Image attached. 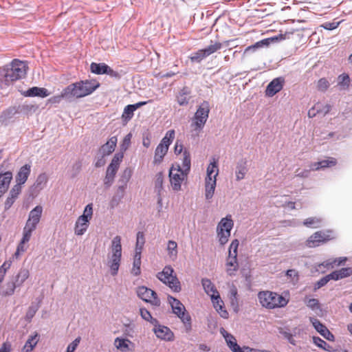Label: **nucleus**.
<instances>
[{
    "instance_id": "1",
    "label": "nucleus",
    "mask_w": 352,
    "mask_h": 352,
    "mask_svg": "<svg viewBox=\"0 0 352 352\" xmlns=\"http://www.w3.org/2000/svg\"><path fill=\"white\" fill-rule=\"evenodd\" d=\"M26 69L25 63L18 59H14L10 65L0 68V88H6L12 82L24 78Z\"/></svg>"
},
{
    "instance_id": "2",
    "label": "nucleus",
    "mask_w": 352,
    "mask_h": 352,
    "mask_svg": "<svg viewBox=\"0 0 352 352\" xmlns=\"http://www.w3.org/2000/svg\"><path fill=\"white\" fill-rule=\"evenodd\" d=\"M99 86L100 83L96 80H80L63 89V96L67 100L83 98L92 94Z\"/></svg>"
},
{
    "instance_id": "3",
    "label": "nucleus",
    "mask_w": 352,
    "mask_h": 352,
    "mask_svg": "<svg viewBox=\"0 0 352 352\" xmlns=\"http://www.w3.org/2000/svg\"><path fill=\"white\" fill-rule=\"evenodd\" d=\"M122 258L121 237L116 236L111 241L110 252L107 256V265L112 276L118 274Z\"/></svg>"
},
{
    "instance_id": "4",
    "label": "nucleus",
    "mask_w": 352,
    "mask_h": 352,
    "mask_svg": "<svg viewBox=\"0 0 352 352\" xmlns=\"http://www.w3.org/2000/svg\"><path fill=\"white\" fill-rule=\"evenodd\" d=\"M258 298L261 306L269 309L283 307L288 303V300L283 296L270 291L260 292Z\"/></svg>"
},
{
    "instance_id": "5",
    "label": "nucleus",
    "mask_w": 352,
    "mask_h": 352,
    "mask_svg": "<svg viewBox=\"0 0 352 352\" xmlns=\"http://www.w3.org/2000/svg\"><path fill=\"white\" fill-rule=\"evenodd\" d=\"M42 212L43 207L41 206H36L30 212L28 219L23 228V237L21 240L22 243H26L30 240L33 231L36 230L41 220Z\"/></svg>"
},
{
    "instance_id": "6",
    "label": "nucleus",
    "mask_w": 352,
    "mask_h": 352,
    "mask_svg": "<svg viewBox=\"0 0 352 352\" xmlns=\"http://www.w3.org/2000/svg\"><path fill=\"white\" fill-rule=\"evenodd\" d=\"M174 272V270L170 265H166L161 272L157 274V277L173 292H179L182 289L181 284Z\"/></svg>"
},
{
    "instance_id": "7",
    "label": "nucleus",
    "mask_w": 352,
    "mask_h": 352,
    "mask_svg": "<svg viewBox=\"0 0 352 352\" xmlns=\"http://www.w3.org/2000/svg\"><path fill=\"white\" fill-rule=\"evenodd\" d=\"M168 302L170 304L173 312L178 316L184 323L187 331L191 329V318L186 313V310L184 305L177 298L168 296Z\"/></svg>"
},
{
    "instance_id": "8",
    "label": "nucleus",
    "mask_w": 352,
    "mask_h": 352,
    "mask_svg": "<svg viewBox=\"0 0 352 352\" xmlns=\"http://www.w3.org/2000/svg\"><path fill=\"white\" fill-rule=\"evenodd\" d=\"M220 333L225 338L228 346L232 352H272L269 350L256 349L248 346L241 347L237 344L235 338L228 333L223 328L220 329Z\"/></svg>"
},
{
    "instance_id": "9",
    "label": "nucleus",
    "mask_w": 352,
    "mask_h": 352,
    "mask_svg": "<svg viewBox=\"0 0 352 352\" xmlns=\"http://www.w3.org/2000/svg\"><path fill=\"white\" fill-rule=\"evenodd\" d=\"M210 112V104L208 102L204 101L197 108L192 119V126L195 127V130H201L208 118Z\"/></svg>"
},
{
    "instance_id": "10",
    "label": "nucleus",
    "mask_w": 352,
    "mask_h": 352,
    "mask_svg": "<svg viewBox=\"0 0 352 352\" xmlns=\"http://www.w3.org/2000/svg\"><path fill=\"white\" fill-rule=\"evenodd\" d=\"M93 214L92 204H88L85 206L83 214L80 215L75 224L74 232L76 235H82L89 227V222Z\"/></svg>"
},
{
    "instance_id": "11",
    "label": "nucleus",
    "mask_w": 352,
    "mask_h": 352,
    "mask_svg": "<svg viewBox=\"0 0 352 352\" xmlns=\"http://www.w3.org/2000/svg\"><path fill=\"white\" fill-rule=\"evenodd\" d=\"M188 174L181 170L180 164L172 166L169 170V178L171 187L175 191L181 190L182 183L186 178Z\"/></svg>"
},
{
    "instance_id": "12",
    "label": "nucleus",
    "mask_w": 352,
    "mask_h": 352,
    "mask_svg": "<svg viewBox=\"0 0 352 352\" xmlns=\"http://www.w3.org/2000/svg\"><path fill=\"white\" fill-rule=\"evenodd\" d=\"M138 296L142 300L151 303L154 306L160 305V300L155 292L145 286L138 287L136 289Z\"/></svg>"
},
{
    "instance_id": "13",
    "label": "nucleus",
    "mask_w": 352,
    "mask_h": 352,
    "mask_svg": "<svg viewBox=\"0 0 352 352\" xmlns=\"http://www.w3.org/2000/svg\"><path fill=\"white\" fill-rule=\"evenodd\" d=\"M331 231H318L312 234L306 241V245L309 248H315L319 246L322 243L329 241Z\"/></svg>"
},
{
    "instance_id": "14",
    "label": "nucleus",
    "mask_w": 352,
    "mask_h": 352,
    "mask_svg": "<svg viewBox=\"0 0 352 352\" xmlns=\"http://www.w3.org/2000/svg\"><path fill=\"white\" fill-rule=\"evenodd\" d=\"M21 107H10L0 113V124L7 126L14 122V116L21 111Z\"/></svg>"
},
{
    "instance_id": "15",
    "label": "nucleus",
    "mask_w": 352,
    "mask_h": 352,
    "mask_svg": "<svg viewBox=\"0 0 352 352\" xmlns=\"http://www.w3.org/2000/svg\"><path fill=\"white\" fill-rule=\"evenodd\" d=\"M309 320L311 322L312 325L315 328V329L325 339L329 341L334 340V336L330 331L322 324L317 318L314 317H310Z\"/></svg>"
},
{
    "instance_id": "16",
    "label": "nucleus",
    "mask_w": 352,
    "mask_h": 352,
    "mask_svg": "<svg viewBox=\"0 0 352 352\" xmlns=\"http://www.w3.org/2000/svg\"><path fill=\"white\" fill-rule=\"evenodd\" d=\"M285 79L283 77H278L273 79L267 86L266 95L272 97L279 92L283 87Z\"/></svg>"
},
{
    "instance_id": "17",
    "label": "nucleus",
    "mask_w": 352,
    "mask_h": 352,
    "mask_svg": "<svg viewBox=\"0 0 352 352\" xmlns=\"http://www.w3.org/2000/svg\"><path fill=\"white\" fill-rule=\"evenodd\" d=\"M153 325V331L158 338L168 341L173 339V333L168 327L158 323Z\"/></svg>"
},
{
    "instance_id": "18",
    "label": "nucleus",
    "mask_w": 352,
    "mask_h": 352,
    "mask_svg": "<svg viewBox=\"0 0 352 352\" xmlns=\"http://www.w3.org/2000/svg\"><path fill=\"white\" fill-rule=\"evenodd\" d=\"M114 346L121 352L132 351L134 348V344L131 340L119 337L115 339Z\"/></svg>"
},
{
    "instance_id": "19",
    "label": "nucleus",
    "mask_w": 352,
    "mask_h": 352,
    "mask_svg": "<svg viewBox=\"0 0 352 352\" xmlns=\"http://www.w3.org/2000/svg\"><path fill=\"white\" fill-rule=\"evenodd\" d=\"M118 139L116 136H112L99 149V154L107 156L111 154L116 147Z\"/></svg>"
},
{
    "instance_id": "20",
    "label": "nucleus",
    "mask_w": 352,
    "mask_h": 352,
    "mask_svg": "<svg viewBox=\"0 0 352 352\" xmlns=\"http://www.w3.org/2000/svg\"><path fill=\"white\" fill-rule=\"evenodd\" d=\"M211 300L214 309L219 313L221 317L225 319L228 318L229 314L224 307V303L221 300L220 295H216V297L212 296Z\"/></svg>"
},
{
    "instance_id": "21",
    "label": "nucleus",
    "mask_w": 352,
    "mask_h": 352,
    "mask_svg": "<svg viewBox=\"0 0 352 352\" xmlns=\"http://www.w3.org/2000/svg\"><path fill=\"white\" fill-rule=\"evenodd\" d=\"M12 179V174L10 171L0 172V197L7 191Z\"/></svg>"
},
{
    "instance_id": "22",
    "label": "nucleus",
    "mask_w": 352,
    "mask_h": 352,
    "mask_svg": "<svg viewBox=\"0 0 352 352\" xmlns=\"http://www.w3.org/2000/svg\"><path fill=\"white\" fill-rule=\"evenodd\" d=\"M191 91L188 87L181 89L177 96V101L180 106H186L189 103Z\"/></svg>"
},
{
    "instance_id": "23",
    "label": "nucleus",
    "mask_w": 352,
    "mask_h": 352,
    "mask_svg": "<svg viewBox=\"0 0 352 352\" xmlns=\"http://www.w3.org/2000/svg\"><path fill=\"white\" fill-rule=\"evenodd\" d=\"M31 172V166L30 164H25L19 169L17 175H16V183L24 184L27 181Z\"/></svg>"
},
{
    "instance_id": "24",
    "label": "nucleus",
    "mask_w": 352,
    "mask_h": 352,
    "mask_svg": "<svg viewBox=\"0 0 352 352\" xmlns=\"http://www.w3.org/2000/svg\"><path fill=\"white\" fill-rule=\"evenodd\" d=\"M50 94L47 89L37 87L30 88L24 93V96L27 97L39 96L45 98L48 96Z\"/></svg>"
},
{
    "instance_id": "25",
    "label": "nucleus",
    "mask_w": 352,
    "mask_h": 352,
    "mask_svg": "<svg viewBox=\"0 0 352 352\" xmlns=\"http://www.w3.org/2000/svg\"><path fill=\"white\" fill-rule=\"evenodd\" d=\"M336 164V160L333 157H329L327 160H324L318 162H315L311 164L310 169L312 170H317L321 168L331 167Z\"/></svg>"
},
{
    "instance_id": "26",
    "label": "nucleus",
    "mask_w": 352,
    "mask_h": 352,
    "mask_svg": "<svg viewBox=\"0 0 352 352\" xmlns=\"http://www.w3.org/2000/svg\"><path fill=\"white\" fill-rule=\"evenodd\" d=\"M201 284L205 292L210 296H214L216 297V295H219L218 291L217 290L214 285L211 282V280L208 278H203L201 280Z\"/></svg>"
},
{
    "instance_id": "27",
    "label": "nucleus",
    "mask_w": 352,
    "mask_h": 352,
    "mask_svg": "<svg viewBox=\"0 0 352 352\" xmlns=\"http://www.w3.org/2000/svg\"><path fill=\"white\" fill-rule=\"evenodd\" d=\"M217 185V179H205V197L207 200L212 198Z\"/></svg>"
},
{
    "instance_id": "28",
    "label": "nucleus",
    "mask_w": 352,
    "mask_h": 352,
    "mask_svg": "<svg viewBox=\"0 0 352 352\" xmlns=\"http://www.w3.org/2000/svg\"><path fill=\"white\" fill-rule=\"evenodd\" d=\"M346 261V258H334V259H328L321 263H320L318 265V270H320L322 267L326 268V269H331L334 267V265H340L344 262Z\"/></svg>"
},
{
    "instance_id": "29",
    "label": "nucleus",
    "mask_w": 352,
    "mask_h": 352,
    "mask_svg": "<svg viewBox=\"0 0 352 352\" xmlns=\"http://www.w3.org/2000/svg\"><path fill=\"white\" fill-rule=\"evenodd\" d=\"M29 271L26 269H21L18 274L12 278L17 287L22 286L23 283L28 278Z\"/></svg>"
},
{
    "instance_id": "30",
    "label": "nucleus",
    "mask_w": 352,
    "mask_h": 352,
    "mask_svg": "<svg viewBox=\"0 0 352 352\" xmlns=\"http://www.w3.org/2000/svg\"><path fill=\"white\" fill-rule=\"evenodd\" d=\"M164 180V175L162 172H160L156 174L154 179V190L156 194H163Z\"/></svg>"
},
{
    "instance_id": "31",
    "label": "nucleus",
    "mask_w": 352,
    "mask_h": 352,
    "mask_svg": "<svg viewBox=\"0 0 352 352\" xmlns=\"http://www.w3.org/2000/svg\"><path fill=\"white\" fill-rule=\"evenodd\" d=\"M234 222L230 215H227L226 217L222 218L218 223L217 228L231 232L233 228Z\"/></svg>"
},
{
    "instance_id": "32",
    "label": "nucleus",
    "mask_w": 352,
    "mask_h": 352,
    "mask_svg": "<svg viewBox=\"0 0 352 352\" xmlns=\"http://www.w3.org/2000/svg\"><path fill=\"white\" fill-rule=\"evenodd\" d=\"M182 164L181 170L185 173H189L191 166L190 154L187 150H184L182 155Z\"/></svg>"
},
{
    "instance_id": "33",
    "label": "nucleus",
    "mask_w": 352,
    "mask_h": 352,
    "mask_svg": "<svg viewBox=\"0 0 352 352\" xmlns=\"http://www.w3.org/2000/svg\"><path fill=\"white\" fill-rule=\"evenodd\" d=\"M168 148L161 144H158L155 151L154 163L160 164L167 153Z\"/></svg>"
},
{
    "instance_id": "34",
    "label": "nucleus",
    "mask_w": 352,
    "mask_h": 352,
    "mask_svg": "<svg viewBox=\"0 0 352 352\" xmlns=\"http://www.w3.org/2000/svg\"><path fill=\"white\" fill-rule=\"evenodd\" d=\"M109 67L105 63H92L90 65L91 72L96 74H106L108 72Z\"/></svg>"
},
{
    "instance_id": "35",
    "label": "nucleus",
    "mask_w": 352,
    "mask_h": 352,
    "mask_svg": "<svg viewBox=\"0 0 352 352\" xmlns=\"http://www.w3.org/2000/svg\"><path fill=\"white\" fill-rule=\"evenodd\" d=\"M322 223V219L320 217H309L304 220L303 225L307 228H320Z\"/></svg>"
},
{
    "instance_id": "36",
    "label": "nucleus",
    "mask_w": 352,
    "mask_h": 352,
    "mask_svg": "<svg viewBox=\"0 0 352 352\" xmlns=\"http://www.w3.org/2000/svg\"><path fill=\"white\" fill-rule=\"evenodd\" d=\"M145 239L144 233L142 232H138L136 235L135 254L141 255Z\"/></svg>"
},
{
    "instance_id": "37",
    "label": "nucleus",
    "mask_w": 352,
    "mask_h": 352,
    "mask_svg": "<svg viewBox=\"0 0 352 352\" xmlns=\"http://www.w3.org/2000/svg\"><path fill=\"white\" fill-rule=\"evenodd\" d=\"M247 172L248 168L246 166V162H241L238 163L235 171L236 180L240 181L243 179L245 177V175H246Z\"/></svg>"
},
{
    "instance_id": "38",
    "label": "nucleus",
    "mask_w": 352,
    "mask_h": 352,
    "mask_svg": "<svg viewBox=\"0 0 352 352\" xmlns=\"http://www.w3.org/2000/svg\"><path fill=\"white\" fill-rule=\"evenodd\" d=\"M219 173V168L217 162H211L207 168V175L206 179L209 180L217 179V176Z\"/></svg>"
},
{
    "instance_id": "39",
    "label": "nucleus",
    "mask_w": 352,
    "mask_h": 352,
    "mask_svg": "<svg viewBox=\"0 0 352 352\" xmlns=\"http://www.w3.org/2000/svg\"><path fill=\"white\" fill-rule=\"evenodd\" d=\"M48 177L46 173H43L38 175L37 177L35 183L34 184V187L35 189L38 190H43L47 182Z\"/></svg>"
},
{
    "instance_id": "40",
    "label": "nucleus",
    "mask_w": 352,
    "mask_h": 352,
    "mask_svg": "<svg viewBox=\"0 0 352 352\" xmlns=\"http://www.w3.org/2000/svg\"><path fill=\"white\" fill-rule=\"evenodd\" d=\"M16 288H17V287L11 278L4 285V289L0 292V295L3 296H12L14 293Z\"/></svg>"
},
{
    "instance_id": "41",
    "label": "nucleus",
    "mask_w": 352,
    "mask_h": 352,
    "mask_svg": "<svg viewBox=\"0 0 352 352\" xmlns=\"http://www.w3.org/2000/svg\"><path fill=\"white\" fill-rule=\"evenodd\" d=\"M167 251L170 258L175 261L177 257V243L172 240L168 241L167 244Z\"/></svg>"
},
{
    "instance_id": "42",
    "label": "nucleus",
    "mask_w": 352,
    "mask_h": 352,
    "mask_svg": "<svg viewBox=\"0 0 352 352\" xmlns=\"http://www.w3.org/2000/svg\"><path fill=\"white\" fill-rule=\"evenodd\" d=\"M221 47H222V44L221 43H219V42L214 43L212 41H211L210 44L208 46H207L206 47L204 48L203 50H204L206 57H208L210 55L217 52L218 50H221Z\"/></svg>"
},
{
    "instance_id": "43",
    "label": "nucleus",
    "mask_w": 352,
    "mask_h": 352,
    "mask_svg": "<svg viewBox=\"0 0 352 352\" xmlns=\"http://www.w3.org/2000/svg\"><path fill=\"white\" fill-rule=\"evenodd\" d=\"M38 341V334L36 333L34 336H31L28 340L26 341L24 346L23 350L25 352H30L33 350L34 346L36 345L37 342Z\"/></svg>"
},
{
    "instance_id": "44",
    "label": "nucleus",
    "mask_w": 352,
    "mask_h": 352,
    "mask_svg": "<svg viewBox=\"0 0 352 352\" xmlns=\"http://www.w3.org/2000/svg\"><path fill=\"white\" fill-rule=\"evenodd\" d=\"M227 272L229 275H232L234 271L238 269L237 258L232 256V258H227L226 261Z\"/></svg>"
},
{
    "instance_id": "45",
    "label": "nucleus",
    "mask_w": 352,
    "mask_h": 352,
    "mask_svg": "<svg viewBox=\"0 0 352 352\" xmlns=\"http://www.w3.org/2000/svg\"><path fill=\"white\" fill-rule=\"evenodd\" d=\"M141 255H134L133 267L131 269V274L135 276L141 273Z\"/></svg>"
},
{
    "instance_id": "46",
    "label": "nucleus",
    "mask_w": 352,
    "mask_h": 352,
    "mask_svg": "<svg viewBox=\"0 0 352 352\" xmlns=\"http://www.w3.org/2000/svg\"><path fill=\"white\" fill-rule=\"evenodd\" d=\"M314 343L318 347L324 349V351L331 352L333 351V348L327 342L321 339L319 337L314 336L313 337Z\"/></svg>"
},
{
    "instance_id": "47",
    "label": "nucleus",
    "mask_w": 352,
    "mask_h": 352,
    "mask_svg": "<svg viewBox=\"0 0 352 352\" xmlns=\"http://www.w3.org/2000/svg\"><path fill=\"white\" fill-rule=\"evenodd\" d=\"M175 138V131L169 130L166 132L165 136L161 140L160 144L167 147L168 148L170 144L172 143Z\"/></svg>"
},
{
    "instance_id": "48",
    "label": "nucleus",
    "mask_w": 352,
    "mask_h": 352,
    "mask_svg": "<svg viewBox=\"0 0 352 352\" xmlns=\"http://www.w3.org/2000/svg\"><path fill=\"white\" fill-rule=\"evenodd\" d=\"M230 233L231 232H230L223 230L222 228H217V237L219 239V242L221 245H225L228 241Z\"/></svg>"
},
{
    "instance_id": "49",
    "label": "nucleus",
    "mask_w": 352,
    "mask_h": 352,
    "mask_svg": "<svg viewBox=\"0 0 352 352\" xmlns=\"http://www.w3.org/2000/svg\"><path fill=\"white\" fill-rule=\"evenodd\" d=\"M39 307L40 306L38 303H32V305L29 307L25 317L28 322H30L32 320V318L38 310Z\"/></svg>"
},
{
    "instance_id": "50",
    "label": "nucleus",
    "mask_w": 352,
    "mask_h": 352,
    "mask_svg": "<svg viewBox=\"0 0 352 352\" xmlns=\"http://www.w3.org/2000/svg\"><path fill=\"white\" fill-rule=\"evenodd\" d=\"M140 313L141 317L146 320L150 322L152 324H155L158 323V321L157 319L153 318L151 314V313L145 308H141L140 309Z\"/></svg>"
},
{
    "instance_id": "51",
    "label": "nucleus",
    "mask_w": 352,
    "mask_h": 352,
    "mask_svg": "<svg viewBox=\"0 0 352 352\" xmlns=\"http://www.w3.org/2000/svg\"><path fill=\"white\" fill-rule=\"evenodd\" d=\"M285 275L287 280H289L292 284L295 285L298 283L299 279L298 272L294 269L288 270L286 271Z\"/></svg>"
},
{
    "instance_id": "52",
    "label": "nucleus",
    "mask_w": 352,
    "mask_h": 352,
    "mask_svg": "<svg viewBox=\"0 0 352 352\" xmlns=\"http://www.w3.org/2000/svg\"><path fill=\"white\" fill-rule=\"evenodd\" d=\"M278 39V36H274V37L263 39L260 41L256 42L254 45L249 46V49L260 48L263 46H267L271 43V41H277Z\"/></svg>"
},
{
    "instance_id": "53",
    "label": "nucleus",
    "mask_w": 352,
    "mask_h": 352,
    "mask_svg": "<svg viewBox=\"0 0 352 352\" xmlns=\"http://www.w3.org/2000/svg\"><path fill=\"white\" fill-rule=\"evenodd\" d=\"M305 303L313 311L320 310V305L318 299L305 298Z\"/></svg>"
},
{
    "instance_id": "54",
    "label": "nucleus",
    "mask_w": 352,
    "mask_h": 352,
    "mask_svg": "<svg viewBox=\"0 0 352 352\" xmlns=\"http://www.w3.org/2000/svg\"><path fill=\"white\" fill-rule=\"evenodd\" d=\"M206 58V56L203 50H199L198 51L192 53L190 57L192 62L200 63L202 60Z\"/></svg>"
},
{
    "instance_id": "55",
    "label": "nucleus",
    "mask_w": 352,
    "mask_h": 352,
    "mask_svg": "<svg viewBox=\"0 0 352 352\" xmlns=\"http://www.w3.org/2000/svg\"><path fill=\"white\" fill-rule=\"evenodd\" d=\"M132 175V170L131 168L127 167L126 168L123 173H122V175L120 177V179L119 180L120 184H124L127 185L128 182L131 179Z\"/></svg>"
},
{
    "instance_id": "56",
    "label": "nucleus",
    "mask_w": 352,
    "mask_h": 352,
    "mask_svg": "<svg viewBox=\"0 0 352 352\" xmlns=\"http://www.w3.org/2000/svg\"><path fill=\"white\" fill-rule=\"evenodd\" d=\"M239 245V242L237 239H234L232 241L229 250L228 258H232V256L237 258V249Z\"/></svg>"
},
{
    "instance_id": "57",
    "label": "nucleus",
    "mask_w": 352,
    "mask_h": 352,
    "mask_svg": "<svg viewBox=\"0 0 352 352\" xmlns=\"http://www.w3.org/2000/svg\"><path fill=\"white\" fill-rule=\"evenodd\" d=\"M124 157V153L122 152L116 153L113 159L111 160L109 166H113L115 168H119L120 164L122 162Z\"/></svg>"
},
{
    "instance_id": "58",
    "label": "nucleus",
    "mask_w": 352,
    "mask_h": 352,
    "mask_svg": "<svg viewBox=\"0 0 352 352\" xmlns=\"http://www.w3.org/2000/svg\"><path fill=\"white\" fill-rule=\"evenodd\" d=\"M132 138V134L128 133L123 139L120 144V152L124 153V152L129 148L131 145V141Z\"/></svg>"
},
{
    "instance_id": "59",
    "label": "nucleus",
    "mask_w": 352,
    "mask_h": 352,
    "mask_svg": "<svg viewBox=\"0 0 352 352\" xmlns=\"http://www.w3.org/2000/svg\"><path fill=\"white\" fill-rule=\"evenodd\" d=\"M135 111V107H133L131 104H128L124 107V112L122 113V118L124 120H131L133 116V112Z\"/></svg>"
},
{
    "instance_id": "60",
    "label": "nucleus",
    "mask_w": 352,
    "mask_h": 352,
    "mask_svg": "<svg viewBox=\"0 0 352 352\" xmlns=\"http://www.w3.org/2000/svg\"><path fill=\"white\" fill-rule=\"evenodd\" d=\"M329 82L325 78H322L318 81L317 88L319 91L324 92L329 87Z\"/></svg>"
},
{
    "instance_id": "61",
    "label": "nucleus",
    "mask_w": 352,
    "mask_h": 352,
    "mask_svg": "<svg viewBox=\"0 0 352 352\" xmlns=\"http://www.w3.org/2000/svg\"><path fill=\"white\" fill-rule=\"evenodd\" d=\"M339 85L344 87H348L349 85L350 78L348 74H343L338 77Z\"/></svg>"
},
{
    "instance_id": "62",
    "label": "nucleus",
    "mask_w": 352,
    "mask_h": 352,
    "mask_svg": "<svg viewBox=\"0 0 352 352\" xmlns=\"http://www.w3.org/2000/svg\"><path fill=\"white\" fill-rule=\"evenodd\" d=\"M23 184L16 183V184H15L12 187V188L11 189V190L10 192V197L16 199L21 191V186Z\"/></svg>"
},
{
    "instance_id": "63",
    "label": "nucleus",
    "mask_w": 352,
    "mask_h": 352,
    "mask_svg": "<svg viewBox=\"0 0 352 352\" xmlns=\"http://www.w3.org/2000/svg\"><path fill=\"white\" fill-rule=\"evenodd\" d=\"M337 271L340 279L348 277L352 274V269L351 267H344Z\"/></svg>"
},
{
    "instance_id": "64",
    "label": "nucleus",
    "mask_w": 352,
    "mask_h": 352,
    "mask_svg": "<svg viewBox=\"0 0 352 352\" xmlns=\"http://www.w3.org/2000/svg\"><path fill=\"white\" fill-rule=\"evenodd\" d=\"M80 342V338H76L67 347L66 352H74Z\"/></svg>"
}]
</instances>
